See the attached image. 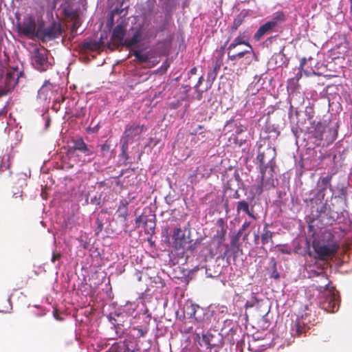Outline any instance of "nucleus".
<instances>
[{
    "label": "nucleus",
    "mask_w": 352,
    "mask_h": 352,
    "mask_svg": "<svg viewBox=\"0 0 352 352\" xmlns=\"http://www.w3.org/2000/svg\"><path fill=\"white\" fill-rule=\"evenodd\" d=\"M250 226V222L245 221L238 231V235H241L243 232Z\"/></svg>",
    "instance_id": "72a5a7b5"
},
{
    "label": "nucleus",
    "mask_w": 352,
    "mask_h": 352,
    "mask_svg": "<svg viewBox=\"0 0 352 352\" xmlns=\"http://www.w3.org/2000/svg\"><path fill=\"white\" fill-rule=\"evenodd\" d=\"M320 127L318 126L316 130V138L324 141L327 144L332 143L338 136L337 126H322V131H320Z\"/></svg>",
    "instance_id": "6e6552de"
},
{
    "label": "nucleus",
    "mask_w": 352,
    "mask_h": 352,
    "mask_svg": "<svg viewBox=\"0 0 352 352\" xmlns=\"http://www.w3.org/2000/svg\"><path fill=\"white\" fill-rule=\"evenodd\" d=\"M92 159H93V158L89 157V158L88 159V161H91V160H92Z\"/></svg>",
    "instance_id": "3c124183"
},
{
    "label": "nucleus",
    "mask_w": 352,
    "mask_h": 352,
    "mask_svg": "<svg viewBox=\"0 0 352 352\" xmlns=\"http://www.w3.org/2000/svg\"><path fill=\"white\" fill-rule=\"evenodd\" d=\"M302 70L299 69L298 73L296 74L295 78L291 79V81H294L296 80V82L299 80V79L302 77Z\"/></svg>",
    "instance_id": "e433bc0d"
},
{
    "label": "nucleus",
    "mask_w": 352,
    "mask_h": 352,
    "mask_svg": "<svg viewBox=\"0 0 352 352\" xmlns=\"http://www.w3.org/2000/svg\"><path fill=\"white\" fill-rule=\"evenodd\" d=\"M275 27V22L267 21L258 28L254 34V38L259 41L265 34L270 33Z\"/></svg>",
    "instance_id": "dca6fc26"
},
{
    "label": "nucleus",
    "mask_w": 352,
    "mask_h": 352,
    "mask_svg": "<svg viewBox=\"0 0 352 352\" xmlns=\"http://www.w3.org/2000/svg\"><path fill=\"white\" fill-rule=\"evenodd\" d=\"M198 129H203V126H202L201 125H199V126H198Z\"/></svg>",
    "instance_id": "8fccbe9b"
},
{
    "label": "nucleus",
    "mask_w": 352,
    "mask_h": 352,
    "mask_svg": "<svg viewBox=\"0 0 352 352\" xmlns=\"http://www.w3.org/2000/svg\"><path fill=\"white\" fill-rule=\"evenodd\" d=\"M350 3H351L350 10L352 12V0L350 1Z\"/></svg>",
    "instance_id": "49530a36"
},
{
    "label": "nucleus",
    "mask_w": 352,
    "mask_h": 352,
    "mask_svg": "<svg viewBox=\"0 0 352 352\" xmlns=\"http://www.w3.org/2000/svg\"><path fill=\"white\" fill-rule=\"evenodd\" d=\"M307 63V59L306 58H302L301 60H300V67H299V69H302L305 65Z\"/></svg>",
    "instance_id": "ea45409f"
},
{
    "label": "nucleus",
    "mask_w": 352,
    "mask_h": 352,
    "mask_svg": "<svg viewBox=\"0 0 352 352\" xmlns=\"http://www.w3.org/2000/svg\"><path fill=\"white\" fill-rule=\"evenodd\" d=\"M285 20V14L283 12H277L275 16L270 20V22H275L276 27L279 23L283 22Z\"/></svg>",
    "instance_id": "7c9ffc66"
},
{
    "label": "nucleus",
    "mask_w": 352,
    "mask_h": 352,
    "mask_svg": "<svg viewBox=\"0 0 352 352\" xmlns=\"http://www.w3.org/2000/svg\"><path fill=\"white\" fill-rule=\"evenodd\" d=\"M1 114V113L0 112V115Z\"/></svg>",
    "instance_id": "864d4df0"
},
{
    "label": "nucleus",
    "mask_w": 352,
    "mask_h": 352,
    "mask_svg": "<svg viewBox=\"0 0 352 352\" xmlns=\"http://www.w3.org/2000/svg\"><path fill=\"white\" fill-rule=\"evenodd\" d=\"M228 40L227 41H226V43H225V44H224V45L222 47V48H223V49L225 47V46L226 45V44L228 43Z\"/></svg>",
    "instance_id": "09e8293b"
},
{
    "label": "nucleus",
    "mask_w": 352,
    "mask_h": 352,
    "mask_svg": "<svg viewBox=\"0 0 352 352\" xmlns=\"http://www.w3.org/2000/svg\"><path fill=\"white\" fill-rule=\"evenodd\" d=\"M234 181L236 182L237 184V186L239 185L240 183L242 182V180L240 177V175L238 173H234V176H233V178H231L229 181H228V182L226 183V188L227 190H234L233 188H232V182Z\"/></svg>",
    "instance_id": "c85d7f7f"
},
{
    "label": "nucleus",
    "mask_w": 352,
    "mask_h": 352,
    "mask_svg": "<svg viewBox=\"0 0 352 352\" xmlns=\"http://www.w3.org/2000/svg\"><path fill=\"white\" fill-rule=\"evenodd\" d=\"M3 67L2 62L0 60V72H2ZM6 88L5 89L0 90V97L7 95L16 84V80L14 78H12V74L10 72H8L6 76Z\"/></svg>",
    "instance_id": "2eb2a0df"
},
{
    "label": "nucleus",
    "mask_w": 352,
    "mask_h": 352,
    "mask_svg": "<svg viewBox=\"0 0 352 352\" xmlns=\"http://www.w3.org/2000/svg\"><path fill=\"white\" fill-rule=\"evenodd\" d=\"M21 32L25 36L31 39H34L35 38L39 39L41 36V29L36 30V23L34 20L24 23Z\"/></svg>",
    "instance_id": "9b49d317"
},
{
    "label": "nucleus",
    "mask_w": 352,
    "mask_h": 352,
    "mask_svg": "<svg viewBox=\"0 0 352 352\" xmlns=\"http://www.w3.org/2000/svg\"><path fill=\"white\" fill-rule=\"evenodd\" d=\"M144 129V125L132 124H127L125 127L122 140V155L128 159L127 150L129 144L140 139V135Z\"/></svg>",
    "instance_id": "f03ea898"
},
{
    "label": "nucleus",
    "mask_w": 352,
    "mask_h": 352,
    "mask_svg": "<svg viewBox=\"0 0 352 352\" xmlns=\"http://www.w3.org/2000/svg\"><path fill=\"white\" fill-rule=\"evenodd\" d=\"M126 33V28L123 24L117 25L113 30L112 32V40L114 42H117L118 43L124 44V35Z\"/></svg>",
    "instance_id": "ddd939ff"
},
{
    "label": "nucleus",
    "mask_w": 352,
    "mask_h": 352,
    "mask_svg": "<svg viewBox=\"0 0 352 352\" xmlns=\"http://www.w3.org/2000/svg\"><path fill=\"white\" fill-rule=\"evenodd\" d=\"M132 330L136 331L135 334L137 338H144L148 333V329L147 327L142 328L141 327H133Z\"/></svg>",
    "instance_id": "c756f323"
},
{
    "label": "nucleus",
    "mask_w": 352,
    "mask_h": 352,
    "mask_svg": "<svg viewBox=\"0 0 352 352\" xmlns=\"http://www.w3.org/2000/svg\"><path fill=\"white\" fill-rule=\"evenodd\" d=\"M63 33L62 25L59 22L53 21L49 26L41 30L40 38L43 42L59 37Z\"/></svg>",
    "instance_id": "423d86ee"
},
{
    "label": "nucleus",
    "mask_w": 352,
    "mask_h": 352,
    "mask_svg": "<svg viewBox=\"0 0 352 352\" xmlns=\"http://www.w3.org/2000/svg\"><path fill=\"white\" fill-rule=\"evenodd\" d=\"M296 333L300 336L303 333H305L307 330L309 329V326L304 321V318L302 316L301 318H298L295 324Z\"/></svg>",
    "instance_id": "aec40b11"
},
{
    "label": "nucleus",
    "mask_w": 352,
    "mask_h": 352,
    "mask_svg": "<svg viewBox=\"0 0 352 352\" xmlns=\"http://www.w3.org/2000/svg\"><path fill=\"white\" fill-rule=\"evenodd\" d=\"M276 156V152L274 147L270 145L258 146L256 160L259 163L261 175V184L256 190L258 194L263 192V187L268 189L274 187V168L276 167L274 160Z\"/></svg>",
    "instance_id": "f257e3e1"
},
{
    "label": "nucleus",
    "mask_w": 352,
    "mask_h": 352,
    "mask_svg": "<svg viewBox=\"0 0 352 352\" xmlns=\"http://www.w3.org/2000/svg\"><path fill=\"white\" fill-rule=\"evenodd\" d=\"M73 145L69 148V152L74 154L75 152L79 151L87 157H91L94 155L93 151L84 142L82 138H79L72 140Z\"/></svg>",
    "instance_id": "9d476101"
},
{
    "label": "nucleus",
    "mask_w": 352,
    "mask_h": 352,
    "mask_svg": "<svg viewBox=\"0 0 352 352\" xmlns=\"http://www.w3.org/2000/svg\"><path fill=\"white\" fill-rule=\"evenodd\" d=\"M212 172V169L208 167V166L205 164H201L199 166L195 172L190 176V183H197L198 180L197 179L198 177L200 178H208Z\"/></svg>",
    "instance_id": "f8f14e48"
},
{
    "label": "nucleus",
    "mask_w": 352,
    "mask_h": 352,
    "mask_svg": "<svg viewBox=\"0 0 352 352\" xmlns=\"http://www.w3.org/2000/svg\"><path fill=\"white\" fill-rule=\"evenodd\" d=\"M110 148H111V146L109 144L104 143V144L100 145V153H101L100 155L103 157H107V155H109V153L110 152Z\"/></svg>",
    "instance_id": "2f4dec72"
},
{
    "label": "nucleus",
    "mask_w": 352,
    "mask_h": 352,
    "mask_svg": "<svg viewBox=\"0 0 352 352\" xmlns=\"http://www.w3.org/2000/svg\"><path fill=\"white\" fill-rule=\"evenodd\" d=\"M47 50L45 47L34 50L32 64L37 70L44 72L50 68V63L47 60Z\"/></svg>",
    "instance_id": "39448f33"
},
{
    "label": "nucleus",
    "mask_w": 352,
    "mask_h": 352,
    "mask_svg": "<svg viewBox=\"0 0 352 352\" xmlns=\"http://www.w3.org/2000/svg\"><path fill=\"white\" fill-rule=\"evenodd\" d=\"M332 177L333 175L330 174L326 177H320L319 179L317 185L320 192H324L327 188L331 187V181Z\"/></svg>",
    "instance_id": "a211bd4d"
},
{
    "label": "nucleus",
    "mask_w": 352,
    "mask_h": 352,
    "mask_svg": "<svg viewBox=\"0 0 352 352\" xmlns=\"http://www.w3.org/2000/svg\"><path fill=\"white\" fill-rule=\"evenodd\" d=\"M154 224L151 227V229L154 228Z\"/></svg>",
    "instance_id": "603ef678"
},
{
    "label": "nucleus",
    "mask_w": 352,
    "mask_h": 352,
    "mask_svg": "<svg viewBox=\"0 0 352 352\" xmlns=\"http://www.w3.org/2000/svg\"><path fill=\"white\" fill-rule=\"evenodd\" d=\"M253 52V48L250 44H247V49L239 51L237 52L233 50H228V58L231 61H235L244 57L246 54H250Z\"/></svg>",
    "instance_id": "f3484780"
},
{
    "label": "nucleus",
    "mask_w": 352,
    "mask_h": 352,
    "mask_svg": "<svg viewBox=\"0 0 352 352\" xmlns=\"http://www.w3.org/2000/svg\"><path fill=\"white\" fill-rule=\"evenodd\" d=\"M273 233L267 229V225L263 228V232L261 234V242L263 245L268 243L269 242H273L272 241Z\"/></svg>",
    "instance_id": "393cba45"
},
{
    "label": "nucleus",
    "mask_w": 352,
    "mask_h": 352,
    "mask_svg": "<svg viewBox=\"0 0 352 352\" xmlns=\"http://www.w3.org/2000/svg\"><path fill=\"white\" fill-rule=\"evenodd\" d=\"M213 336L212 334H203L200 340V344L206 346L208 349H211L215 345L212 342Z\"/></svg>",
    "instance_id": "a878e982"
},
{
    "label": "nucleus",
    "mask_w": 352,
    "mask_h": 352,
    "mask_svg": "<svg viewBox=\"0 0 352 352\" xmlns=\"http://www.w3.org/2000/svg\"><path fill=\"white\" fill-rule=\"evenodd\" d=\"M127 205V201L122 200L120 203V205L117 210V212L118 213V217L123 218L124 220L126 219L128 216Z\"/></svg>",
    "instance_id": "b1692460"
},
{
    "label": "nucleus",
    "mask_w": 352,
    "mask_h": 352,
    "mask_svg": "<svg viewBox=\"0 0 352 352\" xmlns=\"http://www.w3.org/2000/svg\"><path fill=\"white\" fill-rule=\"evenodd\" d=\"M243 19L241 17L235 19L233 23L232 29L234 30H236L241 25Z\"/></svg>",
    "instance_id": "f704fd0d"
},
{
    "label": "nucleus",
    "mask_w": 352,
    "mask_h": 352,
    "mask_svg": "<svg viewBox=\"0 0 352 352\" xmlns=\"http://www.w3.org/2000/svg\"><path fill=\"white\" fill-rule=\"evenodd\" d=\"M320 304L321 308L327 312H336L340 306V299L334 288L325 289L321 294Z\"/></svg>",
    "instance_id": "20e7f679"
},
{
    "label": "nucleus",
    "mask_w": 352,
    "mask_h": 352,
    "mask_svg": "<svg viewBox=\"0 0 352 352\" xmlns=\"http://www.w3.org/2000/svg\"><path fill=\"white\" fill-rule=\"evenodd\" d=\"M217 67H214L213 69H212L211 71H210L208 74V76H207V80L209 81V82H213L215 78H217Z\"/></svg>",
    "instance_id": "473e14b6"
},
{
    "label": "nucleus",
    "mask_w": 352,
    "mask_h": 352,
    "mask_svg": "<svg viewBox=\"0 0 352 352\" xmlns=\"http://www.w3.org/2000/svg\"><path fill=\"white\" fill-rule=\"evenodd\" d=\"M203 80H204V77H203V76H201L199 78L197 83V84L195 85V89H197L199 88V87L200 86V85L202 83Z\"/></svg>",
    "instance_id": "a19ab883"
},
{
    "label": "nucleus",
    "mask_w": 352,
    "mask_h": 352,
    "mask_svg": "<svg viewBox=\"0 0 352 352\" xmlns=\"http://www.w3.org/2000/svg\"><path fill=\"white\" fill-rule=\"evenodd\" d=\"M248 235H249V233H245V234H244V236H243V240L247 239V238H248Z\"/></svg>",
    "instance_id": "c03bdc74"
},
{
    "label": "nucleus",
    "mask_w": 352,
    "mask_h": 352,
    "mask_svg": "<svg viewBox=\"0 0 352 352\" xmlns=\"http://www.w3.org/2000/svg\"><path fill=\"white\" fill-rule=\"evenodd\" d=\"M141 31L137 30L131 38L125 39L124 44L126 47L130 48L141 41Z\"/></svg>",
    "instance_id": "412c9836"
},
{
    "label": "nucleus",
    "mask_w": 352,
    "mask_h": 352,
    "mask_svg": "<svg viewBox=\"0 0 352 352\" xmlns=\"http://www.w3.org/2000/svg\"><path fill=\"white\" fill-rule=\"evenodd\" d=\"M111 352H138L140 347L133 338H126L123 342H118L112 345Z\"/></svg>",
    "instance_id": "1a4fd4ad"
},
{
    "label": "nucleus",
    "mask_w": 352,
    "mask_h": 352,
    "mask_svg": "<svg viewBox=\"0 0 352 352\" xmlns=\"http://www.w3.org/2000/svg\"><path fill=\"white\" fill-rule=\"evenodd\" d=\"M218 224L220 226V230L217 231L215 238L218 239L219 243L225 241L226 234L227 233V226L225 224L223 220L220 219L218 220Z\"/></svg>",
    "instance_id": "6ab92c4d"
},
{
    "label": "nucleus",
    "mask_w": 352,
    "mask_h": 352,
    "mask_svg": "<svg viewBox=\"0 0 352 352\" xmlns=\"http://www.w3.org/2000/svg\"><path fill=\"white\" fill-rule=\"evenodd\" d=\"M241 131H242V130H241V129H237L236 132L237 133H240Z\"/></svg>",
    "instance_id": "de8ad7c7"
},
{
    "label": "nucleus",
    "mask_w": 352,
    "mask_h": 352,
    "mask_svg": "<svg viewBox=\"0 0 352 352\" xmlns=\"http://www.w3.org/2000/svg\"><path fill=\"white\" fill-rule=\"evenodd\" d=\"M199 306L194 304L187 305L184 307V312L189 318H195L197 320L196 317L197 309H199Z\"/></svg>",
    "instance_id": "5701e85b"
},
{
    "label": "nucleus",
    "mask_w": 352,
    "mask_h": 352,
    "mask_svg": "<svg viewBox=\"0 0 352 352\" xmlns=\"http://www.w3.org/2000/svg\"><path fill=\"white\" fill-rule=\"evenodd\" d=\"M312 247L317 258L320 261H326L333 256L340 248L339 244L333 241L325 243L320 241H314Z\"/></svg>",
    "instance_id": "7ed1b4c3"
},
{
    "label": "nucleus",
    "mask_w": 352,
    "mask_h": 352,
    "mask_svg": "<svg viewBox=\"0 0 352 352\" xmlns=\"http://www.w3.org/2000/svg\"><path fill=\"white\" fill-rule=\"evenodd\" d=\"M240 195L238 192V190H235V193H234V197L236 198V199H238L239 198Z\"/></svg>",
    "instance_id": "37998d69"
},
{
    "label": "nucleus",
    "mask_w": 352,
    "mask_h": 352,
    "mask_svg": "<svg viewBox=\"0 0 352 352\" xmlns=\"http://www.w3.org/2000/svg\"><path fill=\"white\" fill-rule=\"evenodd\" d=\"M61 258L60 253L56 252L54 253L52 258V262L55 263L56 261L60 260Z\"/></svg>",
    "instance_id": "c9c22d12"
},
{
    "label": "nucleus",
    "mask_w": 352,
    "mask_h": 352,
    "mask_svg": "<svg viewBox=\"0 0 352 352\" xmlns=\"http://www.w3.org/2000/svg\"><path fill=\"white\" fill-rule=\"evenodd\" d=\"M247 44H250L248 42L245 41L241 36L236 37L233 41L230 44L228 47V50H233L238 45H245L247 46Z\"/></svg>",
    "instance_id": "cd10ccee"
},
{
    "label": "nucleus",
    "mask_w": 352,
    "mask_h": 352,
    "mask_svg": "<svg viewBox=\"0 0 352 352\" xmlns=\"http://www.w3.org/2000/svg\"><path fill=\"white\" fill-rule=\"evenodd\" d=\"M241 235H238V233L236 234V235H235L231 240V245L232 246H234L236 245V243H237V241H239V239Z\"/></svg>",
    "instance_id": "4c0bfd02"
},
{
    "label": "nucleus",
    "mask_w": 352,
    "mask_h": 352,
    "mask_svg": "<svg viewBox=\"0 0 352 352\" xmlns=\"http://www.w3.org/2000/svg\"><path fill=\"white\" fill-rule=\"evenodd\" d=\"M173 247L177 250H186L191 248L189 245V236L186 235V230L180 228H174L173 232Z\"/></svg>",
    "instance_id": "0eeeda50"
},
{
    "label": "nucleus",
    "mask_w": 352,
    "mask_h": 352,
    "mask_svg": "<svg viewBox=\"0 0 352 352\" xmlns=\"http://www.w3.org/2000/svg\"><path fill=\"white\" fill-rule=\"evenodd\" d=\"M102 46V42L101 41H89L82 43V48L85 50L96 51L100 49Z\"/></svg>",
    "instance_id": "4be33fe9"
},
{
    "label": "nucleus",
    "mask_w": 352,
    "mask_h": 352,
    "mask_svg": "<svg viewBox=\"0 0 352 352\" xmlns=\"http://www.w3.org/2000/svg\"><path fill=\"white\" fill-rule=\"evenodd\" d=\"M258 234H255L254 239L256 241L258 239Z\"/></svg>",
    "instance_id": "a18cd8bd"
},
{
    "label": "nucleus",
    "mask_w": 352,
    "mask_h": 352,
    "mask_svg": "<svg viewBox=\"0 0 352 352\" xmlns=\"http://www.w3.org/2000/svg\"><path fill=\"white\" fill-rule=\"evenodd\" d=\"M196 96H195V99L197 100H200L202 99V91H199L198 89H196Z\"/></svg>",
    "instance_id": "58836bf2"
},
{
    "label": "nucleus",
    "mask_w": 352,
    "mask_h": 352,
    "mask_svg": "<svg viewBox=\"0 0 352 352\" xmlns=\"http://www.w3.org/2000/svg\"><path fill=\"white\" fill-rule=\"evenodd\" d=\"M135 59L140 63H144L148 61L149 56L148 54H143L140 50H136L133 52Z\"/></svg>",
    "instance_id": "bb28decb"
},
{
    "label": "nucleus",
    "mask_w": 352,
    "mask_h": 352,
    "mask_svg": "<svg viewBox=\"0 0 352 352\" xmlns=\"http://www.w3.org/2000/svg\"><path fill=\"white\" fill-rule=\"evenodd\" d=\"M241 212H243L247 214L250 218L256 220L257 216L254 214L253 206L250 207L248 201L245 200L240 201L237 203L236 212L239 214Z\"/></svg>",
    "instance_id": "4468645a"
},
{
    "label": "nucleus",
    "mask_w": 352,
    "mask_h": 352,
    "mask_svg": "<svg viewBox=\"0 0 352 352\" xmlns=\"http://www.w3.org/2000/svg\"><path fill=\"white\" fill-rule=\"evenodd\" d=\"M197 67H192V68L190 70V74L194 75V74H195L197 73Z\"/></svg>",
    "instance_id": "79ce46f5"
}]
</instances>
